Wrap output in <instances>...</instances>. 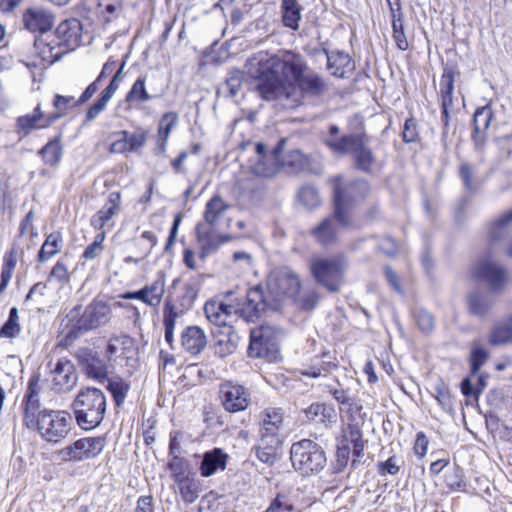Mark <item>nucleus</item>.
Here are the masks:
<instances>
[{"mask_svg": "<svg viewBox=\"0 0 512 512\" xmlns=\"http://www.w3.org/2000/svg\"><path fill=\"white\" fill-rule=\"evenodd\" d=\"M337 223L341 225L333 213V216L323 219L317 226L313 227L310 234L320 245H331L338 238Z\"/></svg>", "mask_w": 512, "mask_h": 512, "instance_id": "obj_31", "label": "nucleus"}, {"mask_svg": "<svg viewBox=\"0 0 512 512\" xmlns=\"http://www.w3.org/2000/svg\"><path fill=\"white\" fill-rule=\"evenodd\" d=\"M132 345L133 340L127 335L112 336L105 349V358L107 359V362L112 364L114 357L119 351H121L122 354H125Z\"/></svg>", "mask_w": 512, "mask_h": 512, "instance_id": "obj_46", "label": "nucleus"}, {"mask_svg": "<svg viewBox=\"0 0 512 512\" xmlns=\"http://www.w3.org/2000/svg\"><path fill=\"white\" fill-rule=\"evenodd\" d=\"M403 463L404 461L401 458L392 455L387 460L377 463V472L381 477L386 475H396L399 473Z\"/></svg>", "mask_w": 512, "mask_h": 512, "instance_id": "obj_60", "label": "nucleus"}, {"mask_svg": "<svg viewBox=\"0 0 512 512\" xmlns=\"http://www.w3.org/2000/svg\"><path fill=\"white\" fill-rule=\"evenodd\" d=\"M53 387L58 392H68L77 383V374L73 363L66 359L61 358L52 370Z\"/></svg>", "mask_w": 512, "mask_h": 512, "instance_id": "obj_23", "label": "nucleus"}, {"mask_svg": "<svg viewBox=\"0 0 512 512\" xmlns=\"http://www.w3.org/2000/svg\"><path fill=\"white\" fill-rule=\"evenodd\" d=\"M245 301V295L231 299L230 304H225L217 300H209L204 305V313L210 324L214 325V329L223 328L224 325H230L229 319L232 313L239 316L237 306Z\"/></svg>", "mask_w": 512, "mask_h": 512, "instance_id": "obj_16", "label": "nucleus"}, {"mask_svg": "<svg viewBox=\"0 0 512 512\" xmlns=\"http://www.w3.org/2000/svg\"><path fill=\"white\" fill-rule=\"evenodd\" d=\"M79 362L89 378L102 382L108 378L109 366L107 359L91 349H83L78 354Z\"/></svg>", "mask_w": 512, "mask_h": 512, "instance_id": "obj_19", "label": "nucleus"}, {"mask_svg": "<svg viewBox=\"0 0 512 512\" xmlns=\"http://www.w3.org/2000/svg\"><path fill=\"white\" fill-rule=\"evenodd\" d=\"M116 67V61L110 58L102 67V70L95 81L87 86L84 92L79 97L77 104H84L87 102L98 90V84L105 78L110 76Z\"/></svg>", "mask_w": 512, "mask_h": 512, "instance_id": "obj_44", "label": "nucleus"}, {"mask_svg": "<svg viewBox=\"0 0 512 512\" xmlns=\"http://www.w3.org/2000/svg\"><path fill=\"white\" fill-rule=\"evenodd\" d=\"M227 455L220 448H214L203 455L200 472L203 477H210L218 470L226 468Z\"/></svg>", "mask_w": 512, "mask_h": 512, "instance_id": "obj_33", "label": "nucleus"}, {"mask_svg": "<svg viewBox=\"0 0 512 512\" xmlns=\"http://www.w3.org/2000/svg\"><path fill=\"white\" fill-rule=\"evenodd\" d=\"M212 334L215 339L214 352L218 357H227L237 350L240 338L232 325L213 329Z\"/></svg>", "mask_w": 512, "mask_h": 512, "instance_id": "obj_21", "label": "nucleus"}, {"mask_svg": "<svg viewBox=\"0 0 512 512\" xmlns=\"http://www.w3.org/2000/svg\"><path fill=\"white\" fill-rule=\"evenodd\" d=\"M275 337L270 326H259L250 332L248 354L254 358L269 357L275 352Z\"/></svg>", "mask_w": 512, "mask_h": 512, "instance_id": "obj_17", "label": "nucleus"}, {"mask_svg": "<svg viewBox=\"0 0 512 512\" xmlns=\"http://www.w3.org/2000/svg\"><path fill=\"white\" fill-rule=\"evenodd\" d=\"M21 326L19 323V314L17 307H12L9 311L8 319L0 329V337L13 339L19 336Z\"/></svg>", "mask_w": 512, "mask_h": 512, "instance_id": "obj_52", "label": "nucleus"}, {"mask_svg": "<svg viewBox=\"0 0 512 512\" xmlns=\"http://www.w3.org/2000/svg\"><path fill=\"white\" fill-rule=\"evenodd\" d=\"M326 388L333 398L341 405H345L348 401H351L355 394L350 388H344L338 380H335L334 384L326 385Z\"/></svg>", "mask_w": 512, "mask_h": 512, "instance_id": "obj_61", "label": "nucleus"}, {"mask_svg": "<svg viewBox=\"0 0 512 512\" xmlns=\"http://www.w3.org/2000/svg\"><path fill=\"white\" fill-rule=\"evenodd\" d=\"M115 135H122L126 138L130 152H137L140 150L147 139V131L142 128L137 129L133 133L122 130L116 132Z\"/></svg>", "mask_w": 512, "mask_h": 512, "instance_id": "obj_55", "label": "nucleus"}, {"mask_svg": "<svg viewBox=\"0 0 512 512\" xmlns=\"http://www.w3.org/2000/svg\"><path fill=\"white\" fill-rule=\"evenodd\" d=\"M336 365L332 363L329 352H323L321 357H316L310 365L305 366L301 370L303 376L318 378L322 375V372H329Z\"/></svg>", "mask_w": 512, "mask_h": 512, "instance_id": "obj_40", "label": "nucleus"}, {"mask_svg": "<svg viewBox=\"0 0 512 512\" xmlns=\"http://www.w3.org/2000/svg\"><path fill=\"white\" fill-rule=\"evenodd\" d=\"M459 176L463 182L465 190L474 193L480 186V181L476 176V167L468 162H462L459 166Z\"/></svg>", "mask_w": 512, "mask_h": 512, "instance_id": "obj_50", "label": "nucleus"}, {"mask_svg": "<svg viewBox=\"0 0 512 512\" xmlns=\"http://www.w3.org/2000/svg\"><path fill=\"white\" fill-rule=\"evenodd\" d=\"M299 202L307 209H314L320 204V198L315 187L304 185L298 191Z\"/></svg>", "mask_w": 512, "mask_h": 512, "instance_id": "obj_57", "label": "nucleus"}, {"mask_svg": "<svg viewBox=\"0 0 512 512\" xmlns=\"http://www.w3.org/2000/svg\"><path fill=\"white\" fill-rule=\"evenodd\" d=\"M177 123L178 115L175 112H167L162 116L159 123L158 135L159 141H162L163 145H165L172 129L177 125Z\"/></svg>", "mask_w": 512, "mask_h": 512, "instance_id": "obj_58", "label": "nucleus"}, {"mask_svg": "<svg viewBox=\"0 0 512 512\" xmlns=\"http://www.w3.org/2000/svg\"><path fill=\"white\" fill-rule=\"evenodd\" d=\"M333 413V409L327 407L324 403H313L306 410L305 414L309 420L319 419L324 422L326 418H330Z\"/></svg>", "mask_w": 512, "mask_h": 512, "instance_id": "obj_64", "label": "nucleus"}, {"mask_svg": "<svg viewBox=\"0 0 512 512\" xmlns=\"http://www.w3.org/2000/svg\"><path fill=\"white\" fill-rule=\"evenodd\" d=\"M23 22L27 30L32 33L44 34L54 25V15L40 7L29 8L23 14Z\"/></svg>", "mask_w": 512, "mask_h": 512, "instance_id": "obj_24", "label": "nucleus"}, {"mask_svg": "<svg viewBox=\"0 0 512 512\" xmlns=\"http://www.w3.org/2000/svg\"><path fill=\"white\" fill-rule=\"evenodd\" d=\"M351 155L353 156L355 169L364 173L374 172L377 166V158L372 148L369 146L367 134L364 135Z\"/></svg>", "mask_w": 512, "mask_h": 512, "instance_id": "obj_27", "label": "nucleus"}, {"mask_svg": "<svg viewBox=\"0 0 512 512\" xmlns=\"http://www.w3.org/2000/svg\"><path fill=\"white\" fill-rule=\"evenodd\" d=\"M283 427V414L278 408H269L263 412L260 431L280 434Z\"/></svg>", "mask_w": 512, "mask_h": 512, "instance_id": "obj_47", "label": "nucleus"}, {"mask_svg": "<svg viewBox=\"0 0 512 512\" xmlns=\"http://www.w3.org/2000/svg\"><path fill=\"white\" fill-rule=\"evenodd\" d=\"M55 33L58 39L56 44L46 42L42 37L36 38L34 41L41 58L49 63L59 60L68 49H74L80 44L81 23L76 19L65 20L58 25Z\"/></svg>", "mask_w": 512, "mask_h": 512, "instance_id": "obj_7", "label": "nucleus"}, {"mask_svg": "<svg viewBox=\"0 0 512 512\" xmlns=\"http://www.w3.org/2000/svg\"><path fill=\"white\" fill-rule=\"evenodd\" d=\"M312 54L314 56L324 55L327 59V69L337 78H346L355 69L352 58L345 51H328L325 48H314Z\"/></svg>", "mask_w": 512, "mask_h": 512, "instance_id": "obj_18", "label": "nucleus"}, {"mask_svg": "<svg viewBox=\"0 0 512 512\" xmlns=\"http://www.w3.org/2000/svg\"><path fill=\"white\" fill-rule=\"evenodd\" d=\"M77 424L84 430L98 427L107 409L106 396L102 390L93 387L82 389L72 403Z\"/></svg>", "mask_w": 512, "mask_h": 512, "instance_id": "obj_6", "label": "nucleus"}, {"mask_svg": "<svg viewBox=\"0 0 512 512\" xmlns=\"http://www.w3.org/2000/svg\"><path fill=\"white\" fill-rule=\"evenodd\" d=\"M365 133L341 134L340 128L332 124L323 137V142L333 155L343 157L351 155Z\"/></svg>", "mask_w": 512, "mask_h": 512, "instance_id": "obj_12", "label": "nucleus"}, {"mask_svg": "<svg viewBox=\"0 0 512 512\" xmlns=\"http://www.w3.org/2000/svg\"><path fill=\"white\" fill-rule=\"evenodd\" d=\"M121 194L119 192H111L108 196L106 204L91 219V225L101 230L105 224L120 210Z\"/></svg>", "mask_w": 512, "mask_h": 512, "instance_id": "obj_32", "label": "nucleus"}, {"mask_svg": "<svg viewBox=\"0 0 512 512\" xmlns=\"http://www.w3.org/2000/svg\"><path fill=\"white\" fill-rule=\"evenodd\" d=\"M104 447V437H86L64 447L60 453L64 460L78 462L98 456Z\"/></svg>", "mask_w": 512, "mask_h": 512, "instance_id": "obj_13", "label": "nucleus"}, {"mask_svg": "<svg viewBox=\"0 0 512 512\" xmlns=\"http://www.w3.org/2000/svg\"><path fill=\"white\" fill-rule=\"evenodd\" d=\"M493 118V111L489 105H485L476 109L473 116L474 131L472 139L476 149H481L486 141L485 132L489 128Z\"/></svg>", "mask_w": 512, "mask_h": 512, "instance_id": "obj_30", "label": "nucleus"}, {"mask_svg": "<svg viewBox=\"0 0 512 512\" xmlns=\"http://www.w3.org/2000/svg\"><path fill=\"white\" fill-rule=\"evenodd\" d=\"M145 296L147 298L146 305L151 307H157L163 298L165 292V277L163 273H160L151 284L143 287Z\"/></svg>", "mask_w": 512, "mask_h": 512, "instance_id": "obj_42", "label": "nucleus"}, {"mask_svg": "<svg viewBox=\"0 0 512 512\" xmlns=\"http://www.w3.org/2000/svg\"><path fill=\"white\" fill-rule=\"evenodd\" d=\"M455 70L445 67L440 81L441 121L445 128L449 126V108L453 105Z\"/></svg>", "mask_w": 512, "mask_h": 512, "instance_id": "obj_25", "label": "nucleus"}, {"mask_svg": "<svg viewBox=\"0 0 512 512\" xmlns=\"http://www.w3.org/2000/svg\"><path fill=\"white\" fill-rule=\"evenodd\" d=\"M107 390L112 394L115 404L120 407L130 390V385L120 377L107 378Z\"/></svg>", "mask_w": 512, "mask_h": 512, "instance_id": "obj_51", "label": "nucleus"}, {"mask_svg": "<svg viewBox=\"0 0 512 512\" xmlns=\"http://www.w3.org/2000/svg\"><path fill=\"white\" fill-rule=\"evenodd\" d=\"M179 314L172 299L168 296L163 308V324L165 328V340L171 348H173L174 329Z\"/></svg>", "mask_w": 512, "mask_h": 512, "instance_id": "obj_38", "label": "nucleus"}, {"mask_svg": "<svg viewBox=\"0 0 512 512\" xmlns=\"http://www.w3.org/2000/svg\"><path fill=\"white\" fill-rule=\"evenodd\" d=\"M404 14L397 13L392 18L393 39L398 49L405 51L408 48V41L404 32Z\"/></svg>", "mask_w": 512, "mask_h": 512, "instance_id": "obj_56", "label": "nucleus"}, {"mask_svg": "<svg viewBox=\"0 0 512 512\" xmlns=\"http://www.w3.org/2000/svg\"><path fill=\"white\" fill-rule=\"evenodd\" d=\"M38 154L41 156L45 165L56 167L61 162L63 156V147L60 137H55L44 145Z\"/></svg>", "mask_w": 512, "mask_h": 512, "instance_id": "obj_39", "label": "nucleus"}, {"mask_svg": "<svg viewBox=\"0 0 512 512\" xmlns=\"http://www.w3.org/2000/svg\"><path fill=\"white\" fill-rule=\"evenodd\" d=\"M280 9L283 25L291 30H298L299 22L302 18V7L298 1L282 0Z\"/></svg>", "mask_w": 512, "mask_h": 512, "instance_id": "obj_35", "label": "nucleus"}, {"mask_svg": "<svg viewBox=\"0 0 512 512\" xmlns=\"http://www.w3.org/2000/svg\"><path fill=\"white\" fill-rule=\"evenodd\" d=\"M301 287L299 275L288 266H280L271 271L267 279L268 294L257 285L245 292V301L237 306L239 317L246 322H256L267 310H278L284 297L296 296Z\"/></svg>", "mask_w": 512, "mask_h": 512, "instance_id": "obj_2", "label": "nucleus"}, {"mask_svg": "<svg viewBox=\"0 0 512 512\" xmlns=\"http://www.w3.org/2000/svg\"><path fill=\"white\" fill-rule=\"evenodd\" d=\"M62 246V234L58 231L50 233L49 235L46 236V239L38 252L37 261L40 263H44L47 260L51 259L61 251Z\"/></svg>", "mask_w": 512, "mask_h": 512, "instance_id": "obj_37", "label": "nucleus"}, {"mask_svg": "<svg viewBox=\"0 0 512 512\" xmlns=\"http://www.w3.org/2000/svg\"><path fill=\"white\" fill-rule=\"evenodd\" d=\"M309 271L315 282L331 293L338 292L345 282L348 262L343 255L315 256L309 260Z\"/></svg>", "mask_w": 512, "mask_h": 512, "instance_id": "obj_8", "label": "nucleus"}, {"mask_svg": "<svg viewBox=\"0 0 512 512\" xmlns=\"http://www.w3.org/2000/svg\"><path fill=\"white\" fill-rule=\"evenodd\" d=\"M227 205L220 196H213L205 206V225L213 227L218 223L219 218L226 210Z\"/></svg>", "mask_w": 512, "mask_h": 512, "instance_id": "obj_45", "label": "nucleus"}, {"mask_svg": "<svg viewBox=\"0 0 512 512\" xmlns=\"http://www.w3.org/2000/svg\"><path fill=\"white\" fill-rule=\"evenodd\" d=\"M145 83V76L138 77L126 94L125 102L128 104H142L154 99L155 96L148 93Z\"/></svg>", "mask_w": 512, "mask_h": 512, "instance_id": "obj_43", "label": "nucleus"}, {"mask_svg": "<svg viewBox=\"0 0 512 512\" xmlns=\"http://www.w3.org/2000/svg\"><path fill=\"white\" fill-rule=\"evenodd\" d=\"M283 76L299 90L291 94L289 106H297L304 96L320 97L327 91V82L316 71L311 69L302 55L292 51H284L282 55Z\"/></svg>", "mask_w": 512, "mask_h": 512, "instance_id": "obj_3", "label": "nucleus"}, {"mask_svg": "<svg viewBox=\"0 0 512 512\" xmlns=\"http://www.w3.org/2000/svg\"><path fill=\"white\" fill-rule=\"evenodd\" d=\"M105 232L101 231L98 233L93 242L89 244L82 253V259L86 261H91L98 258L104 251V240H105Z\"/></svg>", "mask_w": 512, "mask_h": 512, "instance_id": "obj_59", "label": "nucleus"}, {"mask_svg": "<svg viewBox=\"0 0 512 512\" xmlns=\"http://www.w3.org/2000/svg\"><path fill=\"white\" fill-rule=\"evenodd\" d=\"M290 460L293 468L302 476L317 474L327 464L324 448L311 439L294 442L290 448Z\"/></svg>", "mask_w": 512, "mask_h": 512, "instance_id": "obj_9", "label": "nucleus"}, {"mask_svg": "<svg viewBox=\"0 0 512 512\" xmlns=\"http://www.w3.org/2000/svg\"><path fill=\"white\" fill-rule=\"evenodd\" d=\"M295 506L286 493H278L265 512H294Z\"/></svg>", "mask_w": 512, "mask_h": 512, "instance_id": "obj_62", "label": "nucleus"}, {"mask_svg": "<svg viewBox=\"0 0 512 512\" xmlns=\"http://www.w3.org/2000/svg\"><path fill=\"white\" fill-rule=\"evenodd\" d=\"M496 253L486 252L471 268V276L486 283L494 293L501 292L509 281V274L505 267L493 260Z\"/></svg>", "mask_w": 512, "mask_h": 512, "instance_id": "obj_11", "label": "nucleus"}, {"mask_svg": "<svg viewBox=\"0 0 512 512\" xmlns=\"http://www.w3.org/2000/svg\"><path fill=\"white\" fill-rule=\"evenodd\" d=\"M112 318V309L110 305L99 299H94L89 303L81 313V307L73 308L67 315L68 324L71 331L67 336H71L73 332H87L107 325Z\"/></svg>", "mask_w": 512, "mask_h": 512, "instance_id": "obj_10", "label": "nucleus"}, {"mask_svg": "<svg viewBox=\"0 0 512 512\" xmlns=\"http://www.w3.org/2000/svg\"><path fill=\"white\" fill-rule=\"evenodd\" d=\"M196 236L201 250V258H205L214 253L222 244L232 239V237L227 234H216L213 227H208L202 223H198L196 226Z\"/></svg>", "mask_w": 512, "mask_h": 512, "instance_id": "obj_20", "label": "nucleus"}, {"mask_svg": "<svg viewBox=\"0 0 512 512\" xmlns=\"http://www.w3.org/2000/svg\"><path fill=\"white\" fill-rule=\"evenodd\" d=\"M510 342H512V315L507 320L496 323L489 335L491 345H504Z\"/></svg>", "mask_w": 512, "mask_h": 512, "instance_id": "obj_41", "label": "nucleus"}, {"mask_svg": "<svg viewBox=\"0 0 512 512\" xmlns=\"http://www.w3.org/2000/svg\"><path fill=\"white\" fill-rule=\"evenodd\" d=\"M433 396L444 411H453V397L450 393L449 387L443 381L440 380L434 385Z\"/></svg>", "mask_w": 512, "mask_h": 512, "instance_id": "obj_54", "label": "nucleus"}, {"mask_svg": "<svg viewBox=\"0 0 512 512\" xmlns=\"http://www.w3.org/2000/svg\"><path fill=\"white\" fill-rule=\"evenodd\" d=\"M280 63L282 64V57L270 56L262 51L246 60V71L250 77L257 80L256 88L261 97L266 100L291 99V93L274 71Z\"/></svg>", "mask_w": 512, "mask_h": 512, "instance_id": "obj_4", "label": "nucleus"}, {"mask_svg": "<svg viewBox=\"0 0 512 512\" xmlns=\"http://www.w3.org/2000/svg\"><path fill=\"white\" fill-rule=\"evenodd\" d=\"M219 393L224 409L230 413L244 411L251 401L248 389L231 381L221 384Z\"/></svg>", "mask_w": 512, "mask_h": 512, "instance_id": "obj_15", "label": "nucleus"}, {"mask_svg": "<svg viewBox=\"0 0 512 512\" xmlns=\"http://www.w3.org/2000/svg\"><path fill=\"white\" fill-rule=\"evenodd\" d=\"M17 264V250L11 248L3 257V265L0 275V294L7 288L12 279L14 269Z\"/></svg>", "mask_w": 512, "mask_h": 512, "instance_id": "obj_48", "label": "nucleus"}, {"mask_svg": "<svg viewBox=\"0 0 512 512\" xmlns=\"http://www.w3.org/2000/svg\"><path fill=\"white\" fill-rule=\"evenodd\" d=\"M39 383V375L31 376L28 381L22 400L23 424L28 429L36 431L43 441L59 444L69 435L73 426V418L65 410L42 407Z\"/></svg>", "mask_w": 512, "mask_h": 512, "instance_id": "obj_1", "label": "nucleus"}, {"mask_svg": "<svg viewBox=\"0 0 512 512\" xmlns=\"http://www.w3.org/2000/svg\"><path fill=\"white\" fill-rule=\"evenodd\" d=\"M346 441L352 444L353 460L351 465L353 468H356L364 456V449L367 443V441L363 439L362 432L358 425L348 424Z\"/></svg>", "mask_w": 512, "mask_h": 512, "instance_id": "obj_36", "label": "nucleus"}, {"mask_svg": "<svg viewBox=\"0 0 512 512\" xmlns=\"http://www.w3.org/2000/svg\"><path fill=\"white\" fill-rule=\"evenodd\" d=\"M239 188L244 195L249 196L251 199L260 197L265 189L263 182L257 178L240 182Z\"/></svg>", "mask_w": 512, "mask_h": 512, "instance_id": "obj_63", "label": "nucleus"}, {"mask_svg": "<svg viewBox=\"0 0 512 512\" xmlns=\"http://www.w3.org/2000/svg\"><path fill=\"white\" fill-rule=\"evenodd\" d=\"M243 79L244 72L239 69H232L228 72L225 83L220 86L218 91L228 97H235L242 87Z\"/></svg>", "mask_w": 512, "mask_h": 512, "instance_id": "obj_49", "label": "nucleus"}, {"mask_svg": "<svg viewBox=\"0 0 512 512\" xmlns=\"http://www.w3.org/2000/svg\"><path fill=\"white\" fill-rule=\"evenodd\" d=\"M512 223V209L498 219L493 221L488 227L489 245L486 252L497 253L502 242L505 240L510 224Z\"/></svg>", "mask_w": 512, "mask_h": 512, "instance_id": "obj_26", "label": "nucleus"}, {"mask_svg": "<svg viewBox=\"0 0 512 512\" xmlns=\"http://www.w3.org/2000/svg\"><path fill=\"white\" fill-rule=\"evenodd\" d=\"M370 191V185L366 180L357 179L343 183L340 176L335 179L334 214L342 227L354 225L351 210L363 202Z\"/></svg>", "mask_w": 512, "mask_h": 512, "instance_id": "obj_5", "label": "nucleus"}, {"mask_svg": "<svg viewBox=\"0 0 512 512\" xmlns=\"http://www.w3.org/2000/svg\"><path fill=\"white\" fill-rule=\"evenodd\" d=\"M308 164L307 156L297 149L288 152L284 156L282 163L280 162V166L290 168L291 172L303 171L308 167Z\"/></svg>", "mask_w": 512, "mask_h": 512, "instance_id": "obj_53", "label": "nucleus"}, {"mask_svg": "<svg viewBox=\"0 0 512 512\" xmlns=\"http://www.w3.org/2000/svg\"><path fill=\"white\" fill-rule=\"evenodd\" d=\"M56 120H58V116H45L41 110L40 104H38L32 114L18 117L17 127L24 135H28L34 129L49 127Z\"/></svg>", "mask_w": 512, "mask_h": 512, "instance_id": "obj_29", "label": "nucleus"}, {"mask_svg": "<svg viewBox=\"0 0 512 512\" xmlns=\"http://www.w3.org/2000/svg\"><path fill=\"white\" fill-rule=\"evenodd\" d=\"M125 66V62L121 64L119 69L112 76L108 86L101 92L100 97L97 101L89 107L85 115V121L90 122L96 119L99 114L105 110L108 102L114 96L118 90L120 82L122 81V73Z\"/></svg>", "mask_w": 512, "mask_h": 512, "instance_id": "obj_22", "label": "nucleus"}, {"mask_svg": "<svg viewBox=\"0 0 512 512\" xmlns=\"http://www.w3.org/2000/svg\"><path fill=\"white\" fill-rule=\"evenodd\" d=\"M282 140L272 152L268 153L263 143L256 144L257 160L250 166L251 172L259 178H268L274 176L280 169V152L282 150Z\"/></svg>", "mask_w": 512, "mask_h": 512, "instance_id": "obj_14", "label": "nucleus"}, {"mask_svg": "<svg viewBox=\"0 0 512 512\" xmlns=\"http://www.w3.org/2000/svg\"><path fill=\"white\" fill-rule=\"evenodd\" d=\"M207 343L205 331L199 326H188L181 333L182 348L191 356L199 355L206 348Z\"/></svg>", "mask_w": 512, "mask_h": 512, "instance_id": "obj_28", "label": "nucleus"}, {"mask_svg": "<svg viewBox=\"0 0 512 512\" xmlns=\"http://www.w3.org/2000/svg\"><path fill=\"white\" fill-rule=\"evenodd\" d=\"M469 312L477 317L486 316L494 305V299L487 293L475 290L467 298Z\"/></svg>", "mask_w": 512, "mask_h": 512, "instance_id": "obj_34", "label": "nucleus"}]
</instances>
